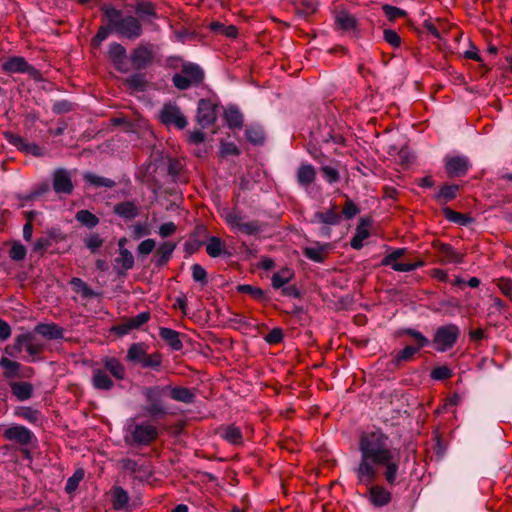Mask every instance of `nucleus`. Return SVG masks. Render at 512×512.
<instances>
[{
  "mask_svg": "<svg viewBox=\"0 0 512 512\" xmlns=\"http://www.w3.org/2000/svg\"><path fill=\"white\" fill-rule=\"evenodd\" d=\"M389 437L381 429L364 432L359 439L360 461L353 469L359 484L368 486L367 498L375 508L387 506L392 501V493L383 485H372L382 472L387 485L399 484V477L405 474L401 470L399 448L388 446Z\"/></svg>",
  "mask_w": 512,
  "mask_h": 512,
  "instance_id": "nucleus-1",
  "label": "nucleus"
},
{
  "mask_svg": "<svg viewBox=\"0 0 512 512\" xmlns=\"http://www.w3.org/2000/svg\"><path fill=\"white\" fill-rule=\"evenodd\" d=\"M100 10L103 13L106 25L100 26L96 35L92 38L91 43L94 47L100 46L111 33H116L128 40H136L143 35L144 28L134 15H124L122 10L108 4H103Z\"/></svg>",
  "mask_w": 512,
  "mask_h": 512,
  "instance_id": "nucleus-2",
  "label": "nucleus"
},
{
  "mask_svg": "<svg viewBox=\"0 0 512 512\" xmlns=\"http://www.w3.org/2000/svg\"><path fill=\"white\" fill-rule=\"evenodd\" d=\"M395 335L397 337L409 336L413 339L414 344L406 345L403 349L391 354L388 366L393 370L399 369L404 363L412 361L422 348L431 345V341L425 335L411 327L400 328L395 332Z\"/></svg>",
  "mask_w": 512,
  "mask_h": 512,
  "instance_id": "nucleus-3",
  "label": "nucleus"
},
{
  "mask_svg": "<svg viewBox=\"0 0 512 512\" xmlns=\"http://www.w3.org/2000/svg\"><path fill=\"white\" fill-rule=\"evenodd\" d=\"M205 80V71L197 63L183 61L181 71L172 76V83L180 91L198 87Z\"/></svg>",
  "mask_w": 512,
  "mask_h": 512,
  "instance_id": "nucleus-4",
  "label": "nucleus"
},
{
  "mask_svg": "<svg viewBox=\"0 0 512 512\" xmlns=\"http://www.w3.org/2000/svg\"><path fill=\"white\" fill-rule=\"evenodd\" d=\"M168 389L167 385H154L143 388L142 395L147 403L144 406V411L152 419L163 418L168 414L167 408L163 403V397L168 394Z\"/></svg>",
  "mask_w": 512,
  "mask_h": 512,
  "instance_id": "nucleus-5",
  "label": "nucleus"
},
{
  "mask_svg": "<svg viewBox=\"0 0 512 512\" xmlns=\"http://www.w3.org/2000/svg\"><path fill=\"white\" fill-rule=\"evenodd\" d=\"M158 429L151 424L134 423L128 427L125 443L134 446H148L158 438Z\"/></svg>",
  "mask_w": 512,
  "mask_h": 512,
  "instance_id": "nucleus-6",
  "label": "nucleus"
},
{
  "mask_svg": "<svg viewBox=\"0 0 512 512\" xmlns=\"http://www.w3.org/2000/svg\"><path fill=\"white\" fill-rule=\"evenodd\" d=\"M460 336V329L457 325L450 323L439 326L434 333L431 343L437 352H446L454 347Z\"/></svg>",
  "mask_w": 512,
  "mask_h": 512,
  "instance_id": "nucleus-7",
  "label": "nucleus"
},
{
  "mask_svg": "<svg viewBox=\"0 0 512 512\" xmlns=\"http://www.w3.org/2000/svg\"><path fill=\"white\" fill-rule=\"evenodd\" d=\"M3 437L23 447L35 448L38 444V439L34 432L20 424H13L6 428L3 432Z\"/></svg>",
  "mask_w": 512,
  "mask_h": 512,
  "instance_id": "nucleus-8",
  "label": "nucleus"
},
{
  "mask_svg": "<svg viewBox=\"0 0 512 512\" xmlns=\"http://www.w3.org/2000/svg\"><path fill=\"white\" fill-rule=\"evenodd\" d=\"M155 59L154 45L152 43H140L130 52L129 60L134 70L147 69Z\"/></svg>",
  "mask_w": 512,
  "mask_h": 512,
  "instance_id": "nucleus-9",
  "label": "nucleus"
},
{
  "mask_svg": "<svg viewBox=\"0 0 512 512\" xmlns=\"http://www.w3.org/2000/svg\"><path fill=\"white\" fill-rule=\"evenodd\" d=\"M224 219L232 229H235L242 234L257 236L263 232V223L258 220L243 222L242 216L236 211H228L225 214Z\"/></svg>",
  "mask_w": 512,
  "mask_h": 512,
  "instance_id": "nucleus-10",
  "label": "nucleus"
},
{
  "mask_svg": "<svg viewBox=\"0 0 512 512\" xmlns=\"http://www.w3.org/2000/svg\"><path fill=\"white\" fill-rule=\"evenodd\" d=\"M75 170L59 167L52 171V189L57 195H71L74 191L73 174Z\"/></svg>",
  "mask_w": 512,
  "mask_h": 512,
  "instance_id": "nucleus-11",
  "label": "nucleus"
},
{
  "mask_svg": "<svg viewBox=\"0 0 512 512\" xmlns=\"http://www.w3.org/2000/svg\"><path fill=\"white\" fill-rule=\"evenodd\" d=\"M221 108L218 102L209 98L200 99L197 105L196 120L202 128H207L216 123L219 109Z\"/></svg>",
  "mask_w": 512,
  "mask_h": 512,
  "instance_id": "nucleus-12",
  "label": "nucleus"
},
{
  "mask_svg": "<svg viewBox=\"0 0 512 512\" xmlns=\"http://www.w3.org/2000/svg\"><path fill=\"white\" fill-rule=\"evenodd\" d=\"M159 118L162 124L166 126L174 125L180 130L184 129L188 124L187 118L182 113L180 107L172 102L163 105Z\"/></svg>",
  "mask_w": 512,
  "mask_h": 512,
  "instance_id": "nucleus-13",
  "label": "nucleus"
},
{
  "mask_svg": "<svg viewBox=\"0 0 512 512\" xmlns=\"http://www.w3.org/2000/svg\"><path fill=\"white\" fill-rule=\"evenodd\" d=\"M444 167L449 178H460L468 173L472 164L465 155L446 156L444 158Z\"/></svg>",
  "mask_w": 512,
  "mask_h": 512,
  "instance_id": "nucleus-14",
  "label": "nucleus"
},
{
  "mask_svg": "<svg viewBox=\"0 0 512 512\" xmlns=\"http://www.w3.org/2000/svg\"><path fill=\"white\" fill-rule=\"evenodd\" d=\"M133 8L137 15L135 17L142 27L143 24H151L154 20L159 19L156 5L151 1L136 0Z\"/></svg>",
  "mask_w": 512,
  "mask_h": 512,
  "instance_id": "nucleus-15",
  "label": "nucleus"
},
{
  "mask_svg": "<svg viewBox=\"0 0 512 512\" xmlns=\"http://www.w3.org/2000/svg\"><path fill=\"white\" fill-rule=\"evenodd\" d=\"M342 221V215L338 212L336 203H332L330 208L325 211H316L309 219L311 224H324L337 226Z\"/></svg>",
  "mask_w": 512,
  "mask_h": 512,
  "instance_id": "nucleus-16",
  "label": "nucleus"
},
{
  "mask_svg": "<svg viewBox=\"0 0 512 512\" xmlns=\"http://www.w3.org/2000/svg\"><path fill=\"white\" fill-rule=\"evenodd\" d=\"M108 57L113 63L115 69L119 72H127L128 69L125 66V61L127 58V51L126 48L118 43V42H112L109 45L108 49Z\"/></svg>",
  "mask_w": 512,
  "mask_h": 512,
  "instance_id": "nucleus-17",
  "label": "nucleus"
},
{
  "mask_svg": "<svg viewBox=\"0 0 512 512\" xmlns=\"http://www.w3.org/2000/svg\"><path fill=\"white\" fill-rule=\"evenodd\" d=\"M113 213L125 222L134 220L140 213V207L135 201L126 200L113 206Z\"/></svg>",
  "mask_w": 512,
  "mask_h": 512,
  "instance_id": "nucleus-18",
  "label": "nucleus"
},
{
  "mask_svg": "<svg viewBox=\"0 0 512 512\" xmlns=\"http://www.w3.org/2000/svg\"><path fill=\"white\" fill-rule=\"evenodd\" d=\"M207 236V229L204 225H198L194 229V231L189 235L188 240L184 244V251L187 256H190L196 253L205 242L201 239V237Z\"/></svg>",
  "mask_w": 512,
  "mask_h": 512,
  "instance_id": "nucleus-19",
  "label": "nucleus"
},
{
  "mask_svg": "<svg viewBox=\"0 0 512 512\" xmlns=\"http://www.w3.org/2000/svg\"><path fill=\"white\" fill-rule=\"evenodd\" d=\"M371 220L368 217H361L356 227L355 235L350 240V246L355 250H360L363 247V241L370 236L368 227Z\"/></svg>",
  "mask_w": 512,
  "mask_h": 512,
  "instance_id": "nucleus-20",
  "label": "nucleus"
},
{
  "mask_svg": "<svg viewBox=\"0 0 512 512\" xmlns=\"http://www.w3.org/2000/svg\"><path fill=\"white\" fill-rule=\"evenodd\" d=\"M34 332L47 340H58L64 337V329L53 322L37 324Z\"/></svg>",
  "mask_w": 512,
  "mask_h": 512,
  "instance_id": "nucleus-21",
  "label": "nucleus"
},
{
  "mask_svg": "<svg viewBox=\"0 0 512 512\" xmlns=\"http://www.w3.org/2000/svg\"><path fill=\"white\" fill-rule=\"evenodd\" d=\"M167 387H169L168 395L172 400L184 404H193L195 402L196 395L191 389L187 387L171 385H167Z\"/></svg>",
  "mask_w": 512,
  "mask_h": 512,
  "instance_id": "nucleus-22",
  "label": "nucleus"
},
{
  "mask_svg": "<svg viewBox=\"0 0 512 512\" xmlns=\"http://www.w3.org/2000/svg\"><path fill=\"white\" fill-rule=\"evenodd\" d=\"M176 248V243L166 241L163 242L155 251L154 262L156 267L161 268L165 266L172 257Z\"/></svg>",
  "mask_w": 512,
  "mask_h": 512,
  "instance_id": "nucleus-23",
  "label": "nucleus"
},
{
  "mask_svg": "<svg viewBox=\"0 0 512 512\" xmlns=\"http://www.w3.org/2000/svg\"><path fill=\"white\" fill-rule=\"evenodd\" d=\"M159 335L173 351H181L183 349V343L180 339L182 334L180 332L171 328L160 327Z\"/></svg>",
  "mask_w": 512,
  "mask_h": 512,
  "instance_id": "nucleus-24",
  "label": "nucleus"
},
{
  "mask_svg": "<svg viewBox=\"0 0 512 512\" xmlns=\"http://www.w3.org/2000/svg\"><path fill=\"white\" fill-rule=\"evenodd\" d=\"M316 178L315 168L308 163H302L296 172L297 183L304 188L309 187Z\"/></svg>",
  "mask_w": 512,
  "mask_h": 512,
  "instance_id": "nucleus-25",
  "label": "nucleus"
},
{
  "mask_svg": "<svg viewBox=\"0 0 512 512\" xmlns=\"http://www.w3.org/2000/svg\"><path fill=\"white\" fill-rule=\"evenodd\" d=\"M459 190L460 186L458 184L446 183L434 194L433 199L437 203L445 205L457 197Z\"/></svg>",
  "mask_w": 512,
  "mask_h": 512,
  "instance_id": "nucleus-26",
  "label": "nucleus"
},
{
  "mask_svg": "<svg viewBox=\"0 0 512 512\" xmlns=\"http://www.w3.org/2000/svg\"><path fill=\"white\" fill-rule=\"evenodd\" d=\"M224 119L230 129H241L243 126V114L236 105H229L224 110Z\"/></svg>",
  "mask_w": 512,
  "mask_h": 512,
  "instance_id": "nucleus-27",
  "label": "nucleus"
},
{
  "mask_svg": "<svg viewBox=\"0 0 512 512\" xmlns=\"http://www.w3.org/2000/svg\"><path fill=\"white\" fill-rule=\"evenodd\" d=\"M116 264L121 267L117 269V275L119 277H126L127 272L134 267L133 254L128 249H121L119 256L115 258Z\"/></svg>",
  "mask_w": 512,
  "mask_h": 512,
  "instance_id": "nucleus-28",
  "label": "nucleus"
},
{
  "mask_svg": "<svg viewBox=\"0 0 512 512\" xmlns=\"http://www.w3.org/2000/svg\"><path fill=\"white\" fill-rule=\"evenodd\" d=\"M206 252L212 258L221 256L230 257L231 253L226 250L223 241L217 236H211L206 244Z\"/></svg>",
  "mask_w": 512,
  "mask_h": 512,
  "instance_id": "nucleus-29",
  "label": "nucleus"
},
{
  "mask_svg": "<svg viewBox=\"0 0 512 512\" xmlns=\"http://www.w3.org/2000/svg\"><path fill=\"white\" fill-rule=\"evenodd\" d=\"M434 246L446 262L454 264L463 262V255L458 253L450 244L436 243Z\"/></svg>",
  "mask_w": 512,
  "mask_h": 512,
  "instance_id": "nucleus-30",
  "label": "nucleus"
},
{
  "mask_svg": "<svg viewBox=\"0 0 512 512\" xmlns=\"http://www.w3.org/2000/svg\"><path fill=\"white\" fill-rule=\"evenodd\" d=\"M83 180L86 184L94 188L105 187L111 189L117 185V182L115 180L99 176L93 172H85L83 174Z\"/></svg>",
  "mask_w": 512,
  "mask_h": 512,
  "instance_id": "nucleus-31",
  "label": "nucleus"
},
{
  "mask_svg": "<svg viewBox=\"0 0 512 512\" xmlns=\"http://www.w3.org/2000/svg\"><path fill=\"white\" fill-rule=\"evenodd\" d=\"M92 385L97 390L108 391L114 386V382L103 369H95L93 371Z\"/></svg>",
  "mask_w": 512,
  "mask_h": 512,
  "instance_id": "nucleus-32",
  "label": "nucleus"
},
{
  "mask_svg": "<svg viewBox=\"0 0 512 512\" xmlns=\"http://www.w3.org/2000/svg\"><path fill=\"white\" fill-rule=\"evenodd\" d=\"M146 354V345L142 342H137L129 346L126 359L133 365L139 364L141 366Z\"/></svg>",
  "mask_w": 512,
  "mask_h": 512,
  "instance_id": "nucleus-33",
  "label": "nucleus"
},
{
  "mask_svg": "<svg viewBox=\"0 0 512 512\" xmlns=\"http://www.w3.org/2000/svg\"><path fill=\"white\" fill-rule=\"evenodd\" d=\"M329 243L322 244L320 242H315L314 246L311 247H305L303 249L304 256L315 262V263H323L324 262V251H326L328 248H330Z\"/></svg>",
  "mask_w": 512,
  "mask_h": 512,
  "instance_id": "nucleus-34",
  "label": "nucleus"
},
{
  "mask_svg": "<svg viewBox=\"0 0 512 512\" xmlns=\"http://www.w3.org/2000/svg\"><path fill=\"white\" fill-rule=\"evenodd\" d=\"M28 64L25 58L12 56L2 64V70L6 73H24L28 68Z\"/></svg>",
  "mask_w": 512,
  "mask_h": 512,
  "instance_id": "nucleus-35",
  "label": "nucleus"
},
{
  "mask_svg": "<svg viewBox=\"0 0 512 512\" xmlns=\"http://www.w3.org/2000/svg\"><path fill=\"white\" fill-rule=\"evenodd\" d=\"M442 212L444 217L449 222L458 224L460 226H469L474 221V219L470 215L456 212L448 206L443 207Z\"/></svg>",
  "mask_w": 512,
  "mask_h": 512,
  "instance_id": "nucleus-36",
  "label": "nucleus"
},
{
  "mask_svg": "<svg viewBox=\"0 0 512 512\" xmlns=\"http://www.w3.org/2000/svg\"><path fill=\"white\" fill-rule=\"evenodd\" d=\"M12 394L20 401L28 400L33 395V385L28 382H11L9 384Z\"/></svg>",
  "mask_w": 512,
  "mask_h": 512,
  "instance_id": "nucleus-37",
  "label": "nucleus"
},
{
  "mask_svg": "<svg viewBox=\"0 0 512 512\" xmlns=\"http://www.w3.org/2000/svg\"><path fill=\"white\" fill-rule=\"evenodd\" d=\"M335 23L343 31L356 30L358 27L357 19L347 11H340L335 15Z\"/></svg>",
  "mask_w": 512,
  "mask_h": 512,
  "instance_id": "nucleus-38",
  "label": "nucleus"
},
{
  "mask_svg": "<svg viewBox=\"0 0 512 512\" xmlns=\"http://www.w3.org/2000/svg\"><path fill=\"white\" fill-rule=\"evenodd\" d=\"M237 292L250 295L253 299L260 302H267L270 300L267 292L259 287L252 286L249 284H239L236 287Z\"/></svg>",
  "mask_w": 512,
  "mask_h": 512,
  "instance_id": "nucleus-39",
  "label": "nucleus"
},
{
  "mask_svg": "<svg viewBox=\"0 0 512 512\" xmlns=\"http://www.w3.org/2000/svg\"><path fill=\"white\" fill-rule=\"evenodd\" d=\"M311 135L316 142L329 143L332 141L335 144H340L343 141V137L334 134V130L331 127H325L323 130L312 132Z\"/></svg>",
  "mask_w": 512,
  "mask_h": 512,
  "instance_id": "nucleus-40",
  "label": "nucleus"
},
{
  "mask_svg": "<svg viewBox=\"0 0 512 512\" xmlns=\"http://www.w3.org/2000/svg\"><path fill=\"white\" fill-rule=\"evenodd\" d=\"M129 494L121 486L112 489V506L115 510H123L129 503Z\"/></svg>",
  "mask_w": 512,
  "mask_h": 512,
  "instance_id": "nucleus-41",
  "label": "nucleus"
},
{
  "mask_svg": "<svg viewBox=\"0 0 512 512\" xmlns=\"http://www.w3.org/2000/svg\"><path fill=\"white\" fill-rule=\"evenodd\" d=\"M103 364L105 369L116 379L123 380L125 378V367L118 359L107 357L103 360Z\"/></svg>",
  "mask_w": 512,
  "mask_h": 512,
  "instance_id": "nucleus-42",
  "label": "nucleus"
},
{
  "mask_svg": "<svg viewBox=\"0 0 512 512\" xmlns=\"http://www.w3.org/2000/svg\"><path fill=\"white\" fill-rule=\"evenodd\" d=\"M294 277V272L285 267L279 272L274 273L271 277V284L274 289H280L284 285H287Z\"/></svg>",
  "mask_w": 512,
  "mask_h": 512,
  "instance_id": "nucleus-43",
  "label": "nucleus"
},
{
  "mask_svg": "<svg viewBox=\"0 0 512 512\" xmlns=\"http://www.w3.org/2000/svg\"><path fill=\"white\" fill-rule=\"evenodd\" d=\"M0 366L4 369L3 377L5 379H14L19 375L21 363L2 357L0 360Z\"/></svg>",
  "mask_w": 512,
  "mask_h": 512,
  "instance_id": "nucleus-44",
  "label": "nucleus"
},
{
  "mask_svg": "<svg viewBox=\"0 0 512 512\" xmlns=\"http://www.w3.org/2000/svg\"><path fill=\"white\" fill-rule=\"evenodd\" d=\"M75 219L88 229L96 227L100 222L96 215L86 209L77 211L75 214Z\"/></svg>",
  "mask_w": 512,
  "mask_h": 512,
  "instance_id": "nucleus-45",
  "label": "nucleus"
},
{
  "mask_svg": "<svg viewBox=\"0 0 512 512\" xmlns=\"http://www.w3.org/2000/svg\"><path fill=\"white\" fill-rule=\"evenodd\" d=\"M245 136L247 141L254 145H262L265 141L264 130L257 125L246 127Z\"/></svg>",
  "mask_w": 512,
  "mask_h": 512,
  "instance_id": "nucleus-46",
  "label": "nucleus"
},
{
  "mask_svg": "<svg viewBox=\"0 0 512 512\" xmlns=\"http://www.w3.org/2000/svg\"><path fill=\"white\" fill-rule=\"evenodd\" d=\"M126 85L135 91L144 92L147 89L148 81L145 74L134 73L126 79Z\"/></svg>",
  "mask_w": 512,
  "mask_h": 512,
  "instance_id": "nucleus-47",
  "label": "nucleus"
},
{
  "mask_svg": "<svg viewBox=\"0 0 512 512\" xmlns=\"http://www.w3.org/2000/svg\"><path fill=\"white\" fill-rule=\"evenodd\" d=\"M15 414L32 424H37L41 420L40 411L31 407H19Z\"/></svg>",
  "mask_w": 512,
  "mask_h": 512,
  "instance_id": "nucleus-48",
  "label": "nucleus"
},
{
  "mask_svg": "<svg viewBox=\"0 0 512 512\" xmlns=\"http://www.w3.org/2000/svg\"><path fill=\"white\" fill-rule=\"evenodd\" d=\"M223 438L231 444H239L242 442V432L240 428L229 425L223 430Z\"/></svg>",
  "mask_w": 512,
  "mask_h": 512,
  "instance_id": "nucleus-49",
  "label": "nucleus"
},
{
  "mask_svg": "<svg viewBox=\"0 0 512 512\" xmlns=\"http://www.w3.org/2000/svg\"><path fill=\"white\" fill-rule=\"evenodd\" d=\"M381 8H382L384 15L390 22H394L398 18L407 16V11H405L401 8H398L396 6H392L390 4H383Z\"/></svg>",
  "mask_w": 512,
  "mask_h": 512,
  "instance_id": "nucleus-50",
  "label": "nucleus"
},
{
  "mask_svg": "<svg viewBox=\"0 0 512 512\" xmlns=\"http://www.w3.org/2000/svg\"><path fill=\"white\" fill-rule=\"evenodd\" d=\"M318 4L315 0H300L297 12L300 16L307 18L317 11Z\"/></svg>",
  "mask_w": 512,
  "mask_h": 512,
  "instance_id": "nucleus-51",
  "label": "nucleus"
},
{
  "mask_svg": "<svg viewBox=\"0 0 512 512\" xmlns=\"http://www.w3.org/2000/svg\"><path fill=\"white\" fill-rule=\"evenodd\" d=\"M452 376L453 371L447 365L436 366L430 372L431 379L435 381H444L450 379Z\"/></svg>",
  "mask_w": 512,
  "mask_h": 512,
  "instance_id": "nucleus-52",
  "label": "nucleus"
},
{
  "mask_svg": "<svg viewBox=\"0 0 512 512\" xmlns=\"http://www.w3.org/2000/svg\"><path fill=\"white\" fill-rule=\"evenodd\" d=\"M162 365V355L158 352L153 354H146L145 358L143 359V362L141 364V367L144 369H153L158 371L159 368Z\"/></svg>",
  "mask_w": 512,
  "mask_h": 512,
  "instance_id": "nucleus-53",
  "label": "nucleus"
},
{
  "mask_svg": "<svg viewBox=\"0 0 512 512\" xmlns=\"http://www.w3.org/2000/svg\"><path fill=\"white\" fill-rule=\"evenodd\" d=\"M71 284L78 288V291L85 298H94L98 294L90 288V286L80 278L74 277L71 280Z\"/></svg>",
  "mask_w": 512,
  "mask_h": 512,
  "instance_id": "nucleus-54",
  "label": "nucleus"
},
{
  "mask_svg": "<svg viewBox=\"0 0 512 512\" xmlns=\"http://www.w3.org/2000/svg\"><path fill=\"white\" fill-rule=\"evenodd\" d=\"M27 254L26 247L19 241H13L9 251V257L14 261H22Z\"/></svg>",
  "mask_w": 512,
  "mask_h": 512,
  "instance_id": "nucleus-55",
  "label": "nucleus"
},
{
  "mask_svg": "<svg viewBox=\"0 0 512 512\" xmlns=\"http://www.w3.org/2000/svg\"><path fill=\"white\" fill-rule=\"evenodd\" d=\"M75 104L67 99L53 101L52 112L56 115L69 113L74 109Z\"/></svg>",
  "mask_w": 512,
  "mask_h": 512,
  "instance_id": "nucleus-56",
  "label": "nucleus"
},
{
  "mask_svg": "<svg viewBox=\"0 0 512 512\" xmlns=\"http://www.w3.org/2000/svg\"><path fill=\"white\" fill-rule=\"evenodd\" d=\"M84 478V470L83 469H77L71 477H69L66 481L65 485V491L70 494L74 492L80 481Z\"/></svg>",
  "mask_w": 512,
  "mask_h": 512,
  "instance_id": "nucleus-57",
  "label": "nucleus"
},
{
  "mask_svg": "<svg viewBox=\"0 0 512 512\" xmlns=\"http://www.w3.org/2000/svg\"><path fill=\"white\" fill-rule=\"evenodd\" d=\"M103 239L99 234L93 233L84 239L85 247L95 254L103 245Z\"/></svg>",
  "mask_w": 512,
  "mask_h": 512,
  "instance_id": "nucleus-58",
  "label": "nucleus"
},
{
  "mask_svg": "<svg viewBox=\"0 0 512 512\" xmlns=\"http://www.w3.org/2000/svg\"><path fill=\"white\" fill-rule=\"evenodd\" d=\"M192 278L195 282L205 286L208 283V274L206 270L198 263L191 266Z\"/></svg>",
  "mask_w": 512,
  "mask_h": 512,
  "instance_id": "nucleus-59",
  "label": "nucleus"
},
{
  "mask_svg": "<svg viewBox=\"0 0 512 512\" xmlns=\"http://www.w3.org/2000/svg\"><path fill=\"white\" fill-rule=\"evenodd\" d=\"M19 151L24 152L26 154H30L34 157H42L44 156V149L37 145L36 143L28 142L24 139L23 145H21Z\"/></svg>",
  "mask_w": 512,
  "mask_h": 512,
  "instance_id": "nucleus-60",
  "label": "nucleus"
},
{
  "mask_svg": "<svg viewBox=\"0 0 512 512\" xmlns=\"http://www.w3.org/2000/svg\"><path fill=\"white\" fill-rule=\"evenodd\" d=\"M407 249L406 248H396L393 249V251L389 254H387L381 261L382 266H391L394 263H397L396 261L400 259L402 256L405 255Z\"/></svg>",
  "mask_w": 512,
  "mask_h": 512,
  "instance_id": "nucleus-61",
  "label": "nucleus"
},
{
  "mask_svg": "<svg viewBox=\"0 0 512 512\" xmlns=\"http://www.w3.org/2000/svg\"><path fill=\"white\" fill-rule=\"evenodd\" d=\"M283 338V330L279 327H275L264 337V340L270 345H276L281 343Z\"/></svg>",
  "mask_w": 512,
  "mask_h": 512,
  "instance_id": "nucleus-62",
  "label": "nucleus"
},
{
  "mask_svg": "<svg viewBox=\"0 0 512 512\" xmlns=\"http://www.w3.org/2000/svg\"><path fill=\"white\" fill-rule=\"evenodd\" d=\"M240 154V149L232 142H221L220 145V155L221 157L227 156H238Z\"/></svg>",
  "mask_w": 512,
  "mask_h": 512,
  "instance_id": "nucleus-63",
  "label": "nucleus"
},
{
  "mask_svg": "<svg viewBox=\"0 0 512 512\" xmlns=\"http://www.w3.org/2000/svg\"><path fill=\"white\" fill-rule=\"evenodd\" d=\"M156 241L154 239L148 238L143 240L137 247L138 256H146L149 255L155 248Z\"/></svg>",
  "mask_w": 512,
  "mask_h": 512,
  "instance_id": "nucleus-64",
  "label": "nucleus"
}]
</instances>
